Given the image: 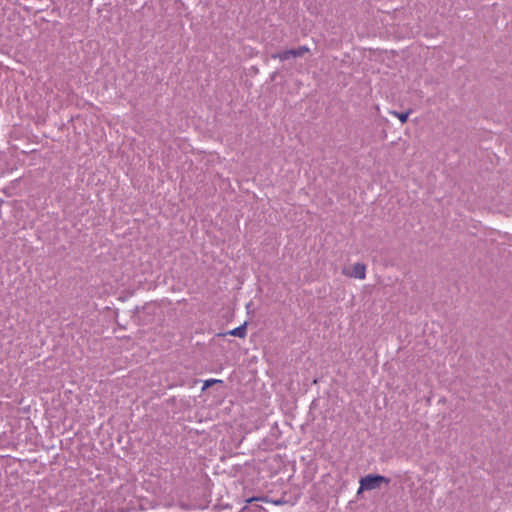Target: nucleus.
I'll list each match as a JSON object with an SVG mask.
<instances>
[{"instance_id":"4","label":"nucleus","mask_w":512,"mask_h":512,"mask_svg":"<svg viewBox=\"0 0 512 512\" xmlns=\"http://www.w3.org/2000/svg\"><path fill=\"white\" fill-rule=\"evenodd\" d=\"M227 334H229L231 336L239 337V338H245L247 335L246 323L230 330Z\"/></svg>"},{"instance_id":"1","label":"nucleus","mask_w":512,"mask_h":512,"mask_svg":"<svg viewBox=\"0 0 512 512\" xmlns=\"http://www.w3.org/2000/svg\"><path fill=\"white\" fill-rule=\"evenodd\" d=\"M382 483H386V484L389 483V479H387L381 475H367V476L361 478L360 487L357 491V494H360L364 490H367V491L374 490V489L380 487V485Z\"/></svg>"},{"instance_id":"3","label":"nucleus","mask_w":512,"mask_h":512,"mask_svg":"<svg viewBox=\"0 0 512 512\" xmlns=\"http://www.w3.org/2000/svg\"><path fill=\"white\" fill-rule=\"evenodd\" d=\"M342 274L350 278L363 280L366 278V265L355 263L350 268H343Z\"/></svg>"},{"instance_id":"7","label":"nucleus","mask_w":512,"mask_h":512,"mask_svg":"<svg viewBox=\"0 0 512 512\" xmlns=\"http://www.w3.org/2000/svg\"><path fill=\"white\" fill-rule=\"evenodd\" d=\"M258 500H264V499L263 498L253 497V498L249 499L248 502L251 503L253 501H258Z\"/></svg>"},{"instance_id":"6","label":"nucleus","mask_w":512,"mask_h":512,"mask_svg":"<svg viewBox=\"0 0 512 512\" xmlns=\"http://www.w3.org/2000/svg\"><path fill=\"white\" fill-rule=\"evenodd\" d=\"M218 382H222L221 380H217V379H209L205 382V387H209L215 383H218Z\"/></svg>"},{"instance_id":"5","label":"nucleus","mask_w":512,"mask_h":512,"mask_svg":"<svg viewBox=\"0 0 512 512\" xmlns=\"http://www.w3.org/2000/svg\"><path fill=\"white\" fill-rule=\"evenodd\" d=\"M392 116L398 118L402 124L406 123L408 120V117L410 115V111L406 112H397V111H390L389 112Z\"/></svg>"},{"instance_id":"2","label":"nucleus","mask_w":512,"mask_h":512,"mask_svg":"<svg viewBox=\"0 0 512 512\" xmlns=\"http://www.w3.org/2000/svg\"><path fill=\"white\" fill-rule=\"evenodd\" d=\"M310 49L307 46H299L296 49H289L283 52L272 55V58L279 59L280 61L289 60L291 57H302L306 53H309Z\"/></svg>"}]
</instances>
